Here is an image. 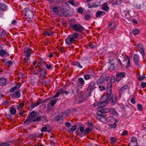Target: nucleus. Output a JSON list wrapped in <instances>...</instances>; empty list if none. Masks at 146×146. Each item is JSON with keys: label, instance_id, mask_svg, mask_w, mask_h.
Returning a JSON list of instances; mask_svg holds the SVG:
<instances>
[{"label": "nucleus", "instance_id": "14", "mask_svg": "<svg viewBox=\"0 0 146 146\" xmlns=\"http://www.w3.org/2000/svg\"><path fill=\"white\" fill-rule=\"evenodd\" d=\"M11 97L14 98H19L21 96V94L19 91H16L11 95Z\"/></svg>", "mask_w": 146, "mask_h": 146}, {"label": "nucleus", "instance_id": "33", "mask_svg": "<svg viewBox=\"0 0 146 146\" xmlns=\"http://www.w3.org/2000/svg\"><path fill=\"white\" fill-rule=\"evenodd\" d=\"M78 82L81 85H83L84 84V81L83 78H80L78 79Z\"/></svg>", "mask_w": 146, "mask_h": 146}, {"label": "nucleus", "instance_id": "52", "mask_svg": "<svg viewBox=\"0 0 146 146\" xmlns=\"http://www.w3.org/2000/svg\"><path fill=\"white\" fill-rule=\"evenodd\" d=\"M110 82L111 83H113L115 81V76H112L110 78Z\"/></svg>", "mask_w": 146, "mask_h": 146}, {"label": "nucleus", "instance_id": "47", "mask_svg": "<svg viewBox=\"0 0 146 146\" xmlns=\"http://www.w3.org/2000/svg\"><path fill=\"white\" fill-rule=\"evenodd\" d=\"M47 128V127L46 126H45L44 127H42V128L41 130V131L42 132H46V131H48V132H49V131H48L46 130Z\"/></svg>", "mask_w": 146, "mask_h": 146}, {"label": "nucleus", "instance_id": "29", "mask_svg": "<svg viewBox=\"0 0 146 146\" xmlns=\"http://www.w3.org/2000/svg\"><path fill=\"white\" fill-rule=\"evenodd\" d=\"M57 100V99H55L52 100L50 101V102L52 106L53 107L54 106V104L56 103Z\"/></svg>", "mask_w": 146, "mask_h": 146}, {"label": "nucleus", "instance_id": "39", "mask_svg": "<svg viewBox=\"0 0 146 146\" xmlns=\"http://www.w3.org/2000/svg\"><path fill=\"white\" fill-rule=\"evenodd\" d=\"M137 108L140 111H141L143 110L142 106L140 104H138L137 105Z\"/></svg>", "mask_w": 146, "mask_h": 146}, {"label": "nucleus", "instance_id": "54", "mask_svg": "<svg viewBox=\"0 0 146 146\" xmlns=\"http://www.w3.org/2000/svg\"><path fill=\"white\" fill-rule=\"evenodd\" d=\"M84 78L85 80H88L90 78V76L88 74H86L84 76Z\"/></svg>", "mask_w": 146, "mask_h": 146}, {"label": "nucleus", "instance_id": "19", "mask_svg": "<svg viewBox=\"0 0 146 146\" xmlns=\"http://www.w3.org/2000/svg\"><path fill=\"white\" fill-rule=\"evenodd\" d=\"M105 12L104 11H99L96 13V17L97 18H100L102 16L105 15Z\"/></svg>", "mask_w": 146, "mask_h": 146}, {"label": "nucleus", "instance_id": "30", "mask_svg": "<svg viewBox=\"0 0 146 146\" xmlns=\"http://www.w3.org/2000/svg\"><path fill=\"white\" fill-rule=\"evenodd\" d=\"M72 38H74V40H75L76 39H77L79 36L78 34L76 33H74L72 35Z\"/></svg>", "mask_w": 146, "mask_h": 146}, {"label": "nucleus", "instance_id": "34", "mask_svg": "<svg viewBox=\"0 0 146 146\" xmlns=\"http://www.w3.org/2000/svg\"><path fill=\"white\" fill-rule=\"evenodd\" d=\"M40 119H41L42 121L45 120L47 121H48V120L47 119V118L46 116L44 115L40 116Z\"/></svg>", "mask_w": 146, "mask_h": 146}, {"label": "nucleus", "instance_id": "56", "mask_svg": "<svg viewBox=\"0 0 146 146\" xmlns=\"http://www.w3.org/2000/svg\"><path fill=\"white\" fill-rule=\"evenodd\" d=\"M90 131V129L88 127L86 128L85 130V133L84 134V135L87 133L89 132Z\"/></svg>", "mask_w": 146, "mask_h": 146}, {"label": "nucleus", "instance_id": "38", "mask_svg": "<svg viewBox=\"0 0 146 146\" xmlns=\"http://www.w3.org/2000/svg\"><path fill=\"white\" fill-rule=\"evenodd\" d=\"M109 62L110 64H115L114 59L113 58H111L109 60Z\"/></svg>", "mask_w": 146, "mask_h": 146}, {"label": "nucleus", "instance_id": "57", "mask_svg": "<svg viewBox=\"0 0 146 146\" xmlns=\"http://www.w3.org/2000/svg\"><path fill=\"white\" fill-rule=\"evenodd\" d=\"M98 88L100 89V90L101 91L105 89V88L104 86H101L100 85H99L98 86Z\"/></svg>", "mask_w": 146, "mask_h": 146}, {"label": "nucleus", "instance_id": "41", "mask_svg": "<svg viewBox=\"0 0 146 146\" xmlns=\"http://www.w3.org/2000/svg\"><path fill=\"white\" fill-rule=\"evenodd\" d=\"M121 0H115V1L113 2L115 5H120L121 3Z\"/></svg>", "mask_w": 146, "mask_h": 146}, {"label": "nucleus", "instance_id": "16", "mask_svg": "<svg viewBox=\"0 0 146 146\" xmlns=\"http://www.w3.org/2000/svg\"><path fill=\"white\" fill-rule=\"evenodd\" d=\"M64 114L62 113H60L56 117V120L57 121H63L64 118L63 116Z\"/></svg>", "mask_w": 146, "mask_h": 146}, {"label": "nucleus", "instance_id": "17", "mask_svg": "<svg viewBox=\"0 0 146 146\" xmlns=\"http://www.w3.org/2000/svg\"><path fill=\"white\" fill-rule=\"evenodd\" d=\"M7 82V79L4 77L0 78V85L4 86L6 84Z\"/></svg>", "mask_w": 146, "mask_h": 146}, {"label": "nucleus", "instance_id": "12", "mask_svg": "<svg viewBox=\"0 0 146 146\" xmlns=\"http://www.w3.org/2000/svg\"><path fill=\"white\" fill-rule=\"evenodd\" d=\"M98 111V116H100L101 117L103 118H105L106 116V114L104 112H106L103 110L102 109L100 110L99 109Z\"/></svg>", "mask_w": 146, "mask_h": 146}, {"label": "nucleus", "instance_id": "27", "mask_svg": "<svg viewBox=\"0 0 146 146\" xmlns=\"http://www.w3.org/2000/svg\"><path fill=\"white\" fill-rule=\"evenodd\" d=\"M53 110V107L49 105H47V111L48 112H52Z\"/></svg>", "mask_w": 146, "mask_h": 146}, {"label": "nucleus", "instance_id": "15", "mask_svg": "<svg viewBox=\"0 0 146 146\" xmlns=\"http://www.w3.org/2000/svg\"><path fill=\"white\" fill-rule=\"evenodd\" d=\"M125 73L123 72H120L117 73L116 75V82H118L119 81V80H118V78L124 77L125 76Z\"/></svg>", "mask_w": 146, "mask_h": 146}, {"label": "nucleus", "instance_id": "9", "mask_svg": "<svg viewBox=\"0 0 146 146\" xmlns=\"http://www.w3.org/2000/svg\"><path fill=\"white\" fill-rule=\"evenodd\" d=\"M133 59L135 65H136L137 66H139V62L140 61L139 60V56L137 54H135L133 56Z\"/></svg>", "mask_w": 146, "mask_h": 146}, {"label": "nucleus", "instance_id": "51", "mask_svg": "<svg viewBox=\"0 0 146 146\" xmlns=\"http://www.w3.org/2000/svg\"><path fill=\"white\" fill-rule=\"evenodd\" d=\"M52 10L55 13H58V8L56 7H53L52 8Z\"/></svg>", "mask_w": 146, "mask_h": 146}, {"label": "nucleus", "instance_id": "64", "mask_svg": "<svg viewBox=\"0 0 146 146\" xmlns=\"http://www.w3.org/2000/svg\"><path fill=\"white\" fill-rule=\"evenodd\" d=\"M9 103V102L7 101H5L3 102L2 104L3 105H8Z\"/></svg>", "mask_w": 146, "mask_h": 146}, {"label": "nucleus", "instance_id": "31", "mask_svg": "<svg viewBox=\"0 0 146 146\" xmlns=\"http://www.w3.org/2000/svg\"><path fill=\"white\" fill-rule=\"evenodd\" d=\"M24 103H21L17 106V109L18 110H20L24 106Z\"/></svg>", "mask_w": 146, "mask_h": 146}, {"label": "nucleus", "instance_id": "46", "mask_svg": "<svg viewBox=\"0 0 146 146\" xmlns=\"http://www.w3.org/2000/svg\"><path fill=\"white\" fill-rule=\"evenodd\" d=\"M77 129V127L75 125L73 126L71 128V131L70 132H73Z\"/></svg>", "mask_w": 146, "mask_h": 146}, {"label": "nucleus", "instance_id": "37", "mask_svg": "<svg viewBox=\"0 0 146 146\" xmlns=\"http://www.w3.org/2000/svg\"><path fill=\"white\" fill-rule=\"evenodd\" d=\"M95 3H93L92 4L91 3H88V8H91L92 7L95 6Z\"/></svg>", "mask_w": 146, "mask_h": 146}, {"label": "nucleus", "instance_id": "49", "mask_svg": "<svg viewBox=\"0 0 146 146\" xmlns=\"http://www.w3.org/2000/svg\"><path fill=\"white\" fill-rule=\"evenodd\" d=\"M91 18V15L90 14L86 15L85 16V19L86 20H88Z\"/></svg>", "mask_w": 146, "mask_h": 146}, {"label": "nucleus", "instance_id": "20", "mask_svg": "<svg viewBox=\"0 0 146 146\" xmlns=\"http://www.w3.org/2000/svg\"><path fill=\"white\" fill-rule=\"evenodd\" d=\"M28 116L27 119L24 121V124L27 125L33 121V118L31 117L30 116Z\"/></svg>", "mask_w": 146, "mask_h": 146}, {"label": "nucleus", "instance_id": "11", "mask_svg": "<svg viewBox=\"0 0 146 146\" xmlns=\"http://www.w3.org/2000/svg\"><path fill=\"white\" fill-rule=\"evenodd\" d=\"M107 102L108 101L106 100H105L104 101H102L101 102H100L99 104H100V107H98L97 108L98 110H99V109L100 110H103V108L106 105Z\"/></svg>", "mask_w": 146, "mask_h": 146}, {"label": "nucleus", "instance_id": "2", "mask_svg": "<svg viewBox=\"0 0 146 146\" xmlns=\"http://www.w3.org/2000/svg\"><path fill=\"white\" fill-rule=\"evenodd\" d=\"M25 11V18L27 21H32L34 17V13L30 8L26 7L24 9Z\"/></svg>", "mask_w": 146, "mask_h": 146}, {"label": "nucleus", "instance_id": "44", "mask_svg": "<svg viewBox=\"0 0 146 146\" xmlns=\"http://www.w3.org/2000/svg\"><path fill=\"white\" fill-rule=\"evenodd\" d=\"M80 130L82 133H85V128L83 126H80Z\"/></svg>", "mask_w": 146, "mask_h": 146}, {"label": "nucleus", "instance_id": "18", "mask_svg": "<svg viewBox=\"0 0 146 146\" xmlns=\"http://www.w3.org/2000/svg\"><path fill=\"white\" fill-rule=\"evenodd\" d=\"M109 111L110 113L112 115H118L117 112L114 108H110L109 109Z\"/></svg>", "mask_w": 146, "mask_h": 146}, {"label": "nucleus", "instance_id": "53", "mask_svg": "<svg viewBox=\"0 0 146 146\" xmlns=\"http://www.w3.org/2000/svg\"><path fill=\"white\" fill-rule=\"evenodd\" d=\"M33 121L34 122H36V121H40V117H37L34 119H33Z\"/></svg>", "mask_w": 146, "mask_h": 146}, {"label": "nucleus", "instance_id": "4", "mask_svg": "<svg viewBox=\"0 0 146 146\" xmlns=\"http://www.w3.org/2000/svg\"><path fill=\"white\" fill-rule=\"evenodd\" d=\"M39 68L40 69V71H39L36 74H38L39 72H40V77L42 80H43L44 78L46 76V70L45 68H41L40 67H39Z\"/></svg>", "mask_w": 146, "mask_h": 146}, {"label": "nucleus", "instance_id": "25", "mask_svg": "<svg viewBox=\"0 0 146 146\" xmlns=\"http://www.w3.org/2000/svg\"><path fill=\"white\" fill-rule=\"evenodd\" d=\"M37 114V112L36 111H33L30 114L29 116H30L32 118L33 117H35Z\"/></svg>", "mask_w": 146, "mask_h": 146}, {"label": "nucleus", "instance_id": "35", "mask_svg": "<svg viewBox=\"0 0 146 146\" xmlns=\"http://www.w3.org/2000/svg\"><path fill=\"white\" fill-rule=\"evenodd\" d=\"M73 64L75 66H77L78 67H79L80 68H82V66L80 65V63L78 62H74V63Z\"/></svg>", "mask_w": 146, "mask_h": 146}, {"label": "nucleus", "instance_id": "63", "mask_svg": "<svg viewBox=\"0 0 146 146\" xmlns=\"http://www.w3.org/2000/svg\"><path fill=\"white\" fill-rule=\"evenodd\" d=\"M103 9L104 10L107 11L109 9V8L107 6H104L103 7Z\"/></svg>", "mask_w": 146, "mask_h": 146}, {"label": "nucleus", "instance_id": "50", "mask_svg": "<svg viewBox=\"0 0 146 146\" xmlns=\"http://www.w3.org/2000/svg\"><path fill=\"white\" fill-rule=\"evenodd\" d=\"M70 112V111L68 110H66L63 114H64V115L65 116V117H66L69 114Z\"/></svg>", "mask_w": 146, "mask_h": 146}, {"label": "nucleus", "instance_id": "8", "mask_svg": "<svg viewBox=\"0 0 146 146\" xmlns=\"http://www.w3.org/2000/svg\"><path fill=\"white\" fill-rule=\"evenodd\" d=\"M108 81L107 79H106V76L105 75H104L101 76L100 78L97 81L96 83L98 84H100L103 83L105 80Z\"/></svg>", "mask_w": 146, "mask_h": 146}, {"label": "nucleus", "instance_id": "6", "mask_svg": "<svg viewBox=\"0 0 146 146\" xmlns=\"http://www.w3.org/2000/svg\"><path fill=\"white\" fill-rule=\"evenodd\" d=\"M75 41L73 38L70 36H68L65 39L66 43L68 45L72 44Z\"/></svg>", "mask_w": 146, "mask_h": 146}, {"label": "nucleus", "instance_id": "43", "mask_svg": "<svg viewBox=\"0 0 146 146\" xmlns=\"http://www.w3.org/2000/svg\"><path fill=\"white\" fill-rule=\"evenodd\" d=\"M12 62L10 60L7 61L5 63V65L7 66H9L10 65H12Z\"/></svg>", "mask_w": 146, "mask_h": 146}, {"label": "nucleus", "instance_id": "13", "mask_svg": "<svg viewBox=\"0 0 146 146\" xmlns=\"http://www.w3.org/2000/svg\"><path fill=\"white\" fill-rule=\"evenodd\" d=\"M137 46L138 48L139 52L142 55H144L145 53L143 44L140 43L139 44H138Z\"/></svg>", "mask_w": 146, "mask_h": 146}, {"label": "nucleus", "instance_id": "3", "mask_svg": "<svg viewBox=\"0 0 146 146\" xmlns=\"http://www.w3.org/2000/svg\"><path fill=\"white\" fill-rule=\"evenodd\" d=\"M112 94H111L110 95L107 94L106 96V99L109 100L110 103L113 106L115 105L117 100V96L116 94H113L111 97Z\"/></svg>", "mask_w": 146, "mask_h": 146}, {"label": "nucleus", "instance_id": "28", "mask_svg": "<svg viewBox=\"0 0 146 146\" xmlns=\"http://www.w3.org/2000/svg\"><path fill=\"white\" fill-rule=\"evenodd\" d=\"M10 112L12 115H15L16 113V110L13 108H11L9 110Z\"/></svg>", "mask_w": 146, "mask_h": 146}, {"label": "nucleus", "instance_id": "24", "mask_svg": "<svg viewBox=\"0 0 146 146\" xmlns=\"http://www.w3.org/2000/svg\"><path fill=\"white\" fill-rule=\"evenodd\" d=\"M111 65L109 66L108 69V70L111 72L113 70L115 67V64H110Z\"/></svg>", "mask_w": 146, "mask_h": 146}, {"label": "nucleus", "instance_id": "42", "mask_svg": "<svg viewBox=\"0 0 146 146\" xmlns=\"http://www.w3.org/2000/svg\"><path fill=\"white\" fill-rule=\"evenodd\" d=\"M6 31L5 30H3L1 34V36L2 38L4 37L6 34Z\"/></svg>", "mask_w": 146, "mask_h": 146}, {"label": "nucleus", "instance_id": "5", "mask_svg": "<svg viewBox=\"0 0 146 146\" xmlns=\"http://www.w3.org/2000/svg\"><path fill=\"white\" fill-rule=\"evenodd\" d=\"M95 85V83L94 82H92L90 83V85L87 88L86 90L87 91L89 92V96H90V94L92 91L95 88L94 87Z\"/></svg>", "mask_w": 146, "mask_h": 146}, {"label": "nucleus", "instance_id": "7", "mask_svg": "<svg viewBox=\"0 0 146 146\" xmlns=\"http://www.w3.org/2000/svg\"><path fill=\"white\" fill-rule=\"evenodd\" d=\"M137 139L134 137L131 138L130 142L129 144V146H137L138 145Z\"/></svg>", "mask_w": 146, "mask_h": 146}, {"label": "nucleus", "instance_id": "62", "mask_svg": "<svg viewBox=\"0 0 146 146\" xmlns=\"http://www.w3.org/2000/svg\"><path fill=\"white\" fill-rule=\"evenodd\" d=\"M46 68L48 69H50L51 68H52V66L51 64H46Z\"/></svg>", "mask_w": 146, "mask_h": 146}, {"label": "nucleus", "instance_id": "32", "mask_svg": "<svg viewBox=\"0 0 146 146\" xmlns=\"http://www.w3.org/2000/svg\"><path fill=\"white\" fill-rule=\"evenodd\" d=\"M128 88V86L127 85H125L121 87L120 89V90L121 92H124L125 90H126Z\"/></svg>", "mask_w": 146, "mask_h": 146}, {"label": "nucleus", "instance_id": "36", "mask_svg": "<svg viewBox=\"0 0 146 146\" xmlns=\"http://www.w3.org/2000/svg\"><path fill=\"white\" fill-rule=\"evenodd\" d=\"M0 146H10V145L8 143L3 142L0 143Z\"/></svg>", "mask_w": 146, "mask_h": 146}, {"label": "nucleus", "instance_id": "10", "mask_svg": "<svg viewBox=\"0 0 146 146\" xmlns=\"http://www.w3.org/2000/svg\"><path fill=\"white\" fill-rule=\"evenodd\" d=\"M112 84L110 83H109L108 84L107 88L106 90L107 92V94L110 95L111 94H112Z\"/></svg>", "mask_w": 146, "mask_h": 146}, {"label": "nucleus", "instance_id": "40", "mask_svg": "<svg viewBox=\"0 0 146 146\" xmlns=\"http://www.w3.org/2000/svg\"><path fill=\"white\" fill-rule=\"evenodd\" d=\"M133 32L135 35H137L139 33V30L138 29H133Z\"/></svg>", "mask_w": 146, "mask_h": 146}, {"label": "nucleus", "instance_id": "60", "mask_svg": "<svg viewBox=\"0 0 146 146\" xmlns=\"http://www.w3.org/2000/svg\"><path fill=\"white\" fill-rule=\"evenodd\" d=\"M65 125L68 127H69L71 126V124L69 122H67L65 123Z\"/></svg>", "mask_w": 146, "mask_h": 146}, {"label": "nucleus", "instance_id": "45", "mask_svg": "<svg viewBox=\"0 0 146 146\" xmlns=\"http://www.w3.org/2000/svg\"><path fill=\"white\" fill-rule=\"evenodd\" d=\"M109 121H110L111 120L115 121L116 123H117L119 121L118 120H117L115 118L112 117H110L109 119Z\"/></svg>", "mask_w": 146, "mask_h": 146}, {"label": "nucleus", "instance_id": "1", "mask_svg": "<svg viewBox=\"0 0 146 146\" xmlns=\"http://www.w3.org/2000/svg\"><path fill=\"white\" fill-rule=\"evenodd\" d=\"M69 25L74 31L81 33L84 29V28L80 24H76L74 21L70 22Z\"/></svg>", "mask_w": 146, "mask_h": 146}, {"label": "nucleus", "instance_id": "58", "mask_svg": "<svg viewBox=\"0 0 146 146\" xmlns=\"http://www.w3.org/2000/svg\"><path fill=\"white\" fill-rule=\"evenodd\" d=\"M122 135L123 136H125L127 135H128L127 131L126 130H125L122 133Z\"/></svg>", "mask_w": 146, "mask_h": 146}, {"label": "nucleus", "instance_id": "59", "mask_svg": "<svg viewBox=\"0 0 146 146\" xmlns=\"http://www.w3.org/2000/svg\"><path fill=\"white\" fill-rule=\"evenodd\" d=\"M141 86L143 88H145L146 87V83L144 82H142L141 84Z\"/></svg>", "mask_w": 146, "mask_h": 146}, {"label": "nucleus", "instance_id": "55", "mask_svg": "<svg viewBox=\"0 0 146 146\" xmlns=\"http://www.w3.org/2000/svg\"><path fill=\"white\" fill-rule=\"evenodd\" d=\"M44 33L46 35H47L48 36H50L51 35H53L54 34L52 32H51V34H50V33L47 31H45L44 32Z\"/></svg>", "mask_w": 146, "mask_h": 146}, {"label": "nucleus", "instance_id": "22", "mask_svg": "<svg viewBox=\"0 0 146 146\" xmlns=\"http://www.w3.org/2000/svg\"><path fill=\"white\" fill-rule=\"evenodd\" d=\"M108 27L109 29L112 30L115 29L116 28V26L111 23L110 24H109L108 25Z\"/></svg>", "mask_w": 146, "mask_h": 146}, {"label": "nucleus", "instance_id": "26", "mask_svg": "<svg viewBox=\"0 0 146 146\" xmlns=\"http://www.w3.org/2000/svg\"><path fill=\"white\" fill-rule=\"evenodd\" d=\"M6 55V56H9V54L6 53V52L4 50H2L0 51V56H2L5 55Z\"/></svg>", "mask_w": 146, "mask_h": 146}, {"label": "nucleus", "instance_id": "48", "mask_svg": "<svg viewBox=\"0 0 146 146\" xmlns=\"http://www.w3.org/2000/svg\"><path fill=\"white\" fill-rule=\"evenodd\" d=\"M110 140L111 141V143H115L116 141V139L115 137H112L111 138Z\"/></svg>", "mask_w": 146, "mask_h": 146}, {"label": "nucleus", "instance_id": "21", "mask_svg": "<svg viewBox=\"0 0 146 146\" xmlns=\"http://www.w3.org/2000/svg\"><path fill=\"white\" fill-rule=\"evenodd\" d=\"M31 49L29 48H28L26 50L25 54L27 58V60L29 59V58L30 57L31 55Z\"/></svg>", "mask_w": 146, "mask_h": 146}, {"label": "nucleus", "instance_id": "23", "mask_svg": "<svg viewBox=\"0 0 146 146\" xmlns=\"http://www.w3.org/2000/svg\"><path fill=\"white\" fill-rule=\"evenodd\" d=\"M0 8L1 10L6 11L7 9V6L5 4H0Z\"/></svg>", "mask_w": 146, "mask_h": 146}, {"label": "nucleus", "instance_id": "61", "mask_svg": "<svg viewBox=\"0 0 146 146\" xmlns=\"http://www.w3.org/2000/svg\"><path fill=\"white\" fill-rule=\"evenodd\" d=\"M145 78V76H139L138 77V79L139 80L142 81Z\"/></svg>", "mask_w": 146, "mask_h": 146}]
</instances>
